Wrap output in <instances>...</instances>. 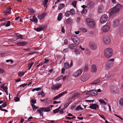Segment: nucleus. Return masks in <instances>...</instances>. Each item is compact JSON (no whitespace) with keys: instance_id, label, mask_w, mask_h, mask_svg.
<instances>
[{"instance_id":"nucleus-8","label":"nucleus","mask_w":123,"mask_h":123,"mask_svg":"<svg viewBox=\"0 0 123 123\" xmlns=\"http://www.w3.org/2000/svg\"><path fill=\"white\" fill-rule=\"evenodd\" d=\"M61 86V85L60 83H58L55 85H53L51 87V88L53 90L55 91L59 89Z\"/></svg>"},{"instance_id":"nucleus-38","label":"nucleus","mask_w":123,"mask_h":123,"mask_svg":"<svg viewBox=\"0 0 123 123\" xmlns=\"http://www.w3.org/2000/svg\"><path fill=\"white\" fill-rule=\"evenodd\" d=\"M34 64V62H31L30 63H29V64L28 66V67L29 68V69H30L31 67L33 65V64Z\"/></svg>"},{"instance_id":"nucleus-58","label":"nucleus","mask_w":123,"mask_h":123,"mask_svg":"<svg viewBox=\"0 0 123 123\" xmlns=\"http://www.w3.org/2000/svg\"><path fill=\"white\" fill-rule=\"evenodd\" d=\"M64 42L65 44H67L68 43V40L67 39H65L64 40Z\"/></svg>"},{"instance_id":"nucleus-34","label":"nucleus","mask_w":123,"mask_h":123,"mask_svg":"<svg viewBox=\"0 0 123 123\" xmlns=\"http://www.w3.org/2000/svg\"><path fill=\"white\" fill-rule=\"evenodd\" d=\"M99 102H100L102 104L104 105H106V102L103 100L102 99H100L99 100Z\"/></svg>"},{"instance_id":"nucleus-63","label":"nucleus","mask_w":123,"mask_h":123,"mask_svg":"<svg viewBox=\"0 0 123 123\" xmlns=\"http://www.w3.org/2000/svg\"><path fill=\"white\" fill-rule=\"evenodd\" d=\"M62 79V77H58L56 79V80L57 81H59L60 80Z\"/></svg>"},{"instance_id":"nucleus-42","label":"nucleus","mask_w":123,"mask_h":123,"mask_svg":"<svg viewBox=\"0 0 123 123\" xmlns=\"http://www.w3.org/2000/svg\"><path fill=\"white\" fill-rule=\"evenodd\" d=\"M33 19L34 21L37 23L38 22V20L37 18L35 16H34L33 17Z\"/></svg>"},{"instance_id":"nucleus-3","label":"nucleus","mask_w":123,"mask_h":123,"mask_svg":"<svg viewBox=\"0 0 123 123\" xmlns=\"http://www.w3.org/2000/svg\"><path fill=\"white\" fill-rule=\"evenodd\" d=\"M86 23L87 25L90 27L93 28L95 26V22L91 19L87 18L86 20Z\"/></svg>"},{"instance_id":"nucleus-26","label":"nucleus","mask_w":123,"mask_h":123,"mask_svg":"<svg viewBox=\"0 0 123 123\" xmlns=\"http://www.w3.org/2000/svg\"><path fill=\"white\" fill-rule=\"evenodd\" d=\"M11 8H7L5 12V15L9 14Z\"/></svg>"},{"instance_id":"nucleus-28","label":"nucleus","mask_w":123,"mask_h":123,"mask_svg":"<svg viewBox=\"0 0 123 123\" xmlns=\"http://www.w3.org/2000/svg\"><path fill=\"white\" fill-rule=\"evenodd\" d=\"M62 14L60 13L58 15L57 18V20L59 21L61 20L62 18Z\"/></svg>"},{"instance_id":"nucleus-31","label":"nucleus","mask_w":123,"mask_h":123,"mask_svg":"<svg viewBox=\"0 0 123 123\" xmlns=\"http://www.w3.org/2000/svg\"><path fill=\"white\" fill-rule=\"evenodd\" d=\"M38 111L39 112L40 116H42V117H43V111L40 108V109L38 110Z\"/></svg>"},{"instance_id":"nucleus-13","label":"nucleus","mask_w":123,"mask_h":123,"mask_svg":"<svg viewBox=\"0 0 123 123\" xmlns=\"http://www.w3.org/2000/svg\"><path fill=\"white\" fill-rule=\"evenodd\" d=\"M110 26L109 25H105L102 27V30L104 32H107L109 29Z\"/></svg>"},{"instance_id":"nucleus-6","label":"nucleus","mask_w":123,"mask_h":123,"mask_svg":"<svg viewBox=\"0 0 123 123\" xmlns=\"http://www.w3.org/2000/svg\"><path fill=\"white\" fill-rule=\"evenodd\" d=\"M75 14V12L73 9H71L69 11H68L66 12L65 14V16L67 17H68L71 14L72 15H74Z\"/></svg>"},{"instance_id":"nucleus-25","label":"nucleus","mask_w":123,"mask_h":123,"mask_svg":"<svg viewBox=\"0 0 123 123\" xmlns=\"http://www.w3.org/2000/svg\"><path fill=\"white\" fill-rule=\"evenodd\" d=\"M119 24V22L117 20H116L114 22L113 24V26L114 27H116Z\"/></svg>"},{"instance_id":"nucleus-12","label":"nucleus","mask_w":123,"mask_h":123,"mask_svg":"<svg viewBox=\"0 0 123 123\" xmlns=\"http://www.w3.org/2000/svg\"><path fill=\"white\" fill-rule=\"evenodd\" d=\"M67 91H66L64 92H63L60 94H59L58 95L56 96L54 98V100H56L57 99H58L59 98L61 97L64 94L66 93H67Z\"/></svg>"},{"instance_id":"nucleus-10","label":"nucleus","mask_w":123,"mask_h":123,"mask_svg":"<svg viewBox=\"0 0 123 123\" xmlns=\"http://www.w3.org/2000/svg\"><path fill=\"white\" fill-rule=\"evenodd\" d=\"M46 26L43 25L42 26L36 28H35L34 29V30L37 31L39 32L42 30H44L46 29Z\"/></svg>"},{"instance_id":"nucleus-61","label":"nucleus","mask_w":123,"mask_h":123,"mask_svg":"<svg viewBox=\"0 0 123 123\" xmlns=\"http://www.w3.org/2000/svg\"><path fill=\"white\" fill-rule=\"evenodd\" d=\"M111 74L110 73H108L106 75L105 77H110L111 76Z\"/></svg>"},{"instance_id":"nucleus-59","label":"nucleus","mask_w":123,"mask_h":123,"mask_svg":"<svg viewBox=\"0 0 123 123\" xmlns=\"http://www.w3.org/2000/svg\"><path fill=\"white\" fill-rule=\"evenodd\" d=\"M66 70L64 68H63L61 72L63 74L65 72V70Z\"/></svg>"},{"instance_id":"nucleus-15","label":"nucleus","mask_w":123,"mask_h":123,"mask_svg":"<svg viewBox=\"0 0 123 123\" xmlns=\"http://www.w3.org/2000/svg\"><path fill=\"white\" fill-rule=\"evenodd\" d=\"M103 41L105 43L108 44L110 42V39L108 37L106 36L104 38Z\"/></svg>"},{"instance_id":"nucleus-5","label":"nucleus","mask_w":123,"mask_h":123,"mask_svg":"<svg viewBox=\"0 0 123 123\" xmlns=\"http://www.w3.org/2000/svg\"><path fill=\"white\" fill-rule=\"evenodd\" d=\"M108 16L104 14L102 15L100 19V22L101 24L105 23L107 20Z\"/></svg>"},{"instance_id":"nucleus-29","label":"nucleus","mask_w":123,"mask_h":123,"mask_svg":"<svg viewBox=\"0 0 123 123\" xmlns=\"http://www.w3.org/2000/svg\"><path fill=\"white\" fill-rule=\"evenodd\" d=\"M100 82V80L99 79H98L93 81L92 83V84H95L99 83Z\"/></svg>"},{"instance_id":"nucleus-53","label":"nucleus","mask_w":123,"mask_h":123,"mask_svg":"<svg viewBox=\"0 0 123 123\" xmlns=\"http://www.w3.org/2000/svg\"><path fill=\"white\" fill-rule=\"evenodd\" d=\"M14 100L15 102L18 101L19 100V98L18 97H16L14 98Z\"/></svg>"},{"instance_id":"nucleus-14","label":"nucleus","mask_w":123,"mask_h":123,"mask_svg":"<svg viewBox=\"0 0 123 123\" xmlns=\"http://www.w3.org/2000/svg\"><path fill=\"white\" fill-rule=\"evenodd\" d=\"M97 69V67L96 65H92V66L91 72L92 73H95L96 72Z\"/></svg>"},{"instance_id":"nucleus-16","label":"nucleus","mask_w":123,"mask_h":123,"mask_svg":"<svg viewBox=\"0 0 123 123\" xmlns=\"http://www.w3.org/2000/svg\"><path fill=\"white\" fill-rule=\"evenodd\" d=\"M46 14V13L43 12L41 14L38 15L37 18L39 19H42L45 18Z\"/></svg>"},{"instance_id":"nucleus-7","label":"nucleus","mask_w":123,"mask_h":123,"mask_svg":"<svg viewBox=\"0 0 123 123\" xmlns=\"http://www.w3.org/2000/svg\"><path fill=\"white\" fill-rule=\"evenodd\" d=\"M71 39L76 44H78L80 43V40L76 36H72Z\"/></svg>"},{"instance_id":"nucleus-32","label":"nucleus","mask_w":123,"mask_h":123,"mask_svg":"<svg viewBox=\"0 0 123 123\" xmlns=\"http://www.w3.org/2000/svg\"><path fill=\"white\" fill-rule=\"evenodd\" d=\"M88 79V77H81L80 79L81 81H85Z\"/></svg>"},{"instance_id":"nucleus-52","label":"nucleus","mask_w":123,"mask_h":123,"mask_svg":"<svg viewBox=\"0 0 123 123\" xmlns=\"http://www.w3.org/2000/svg\"><path fill=\"white\" fill-rule=\"evenodd\" d=\"M5 72L2 69L0 68V73L2 74H3Z\"/></svg>"},{"instance_id":"nucleus-21","label":"nucleus","mask_w":123,"mask_h":123,"mask_svg":"<svg viewBox=\"0 0 123 123\" xmlns=\"http://www.w3.org/2000/svg\"><path fill=\"white\" fill-rule=\"evenodd\" d=\"M44 112H48L50 111V110L49 109L50 108V106L47 107L46 108L41 107L40 108Z\"/></svg>"},{"instance_id":"nucleus-51","label":"nucleus","mask_w":123,"mask_h":123,"mask_svg":"<svg viewBox=\"0 0 123 123\" xmlns=\"http://www.w3.org/2000/svg\"><path fill=\"white\" fill-rule=\"evenodd\" d=\"M64 109V108H62L60 110V111H59L60 113V114H62L63 113Z\"/></svg>"},{"instance_id":"nucleus-39","label":"nucleus","mask_w":123,"mask_h":123,"mask_svg":"<svg viewBox=\"0 0 123 123\" xmlns=\"http://www.w3.org/2000/svg\"><path fill=\"white\" fill-rule=\"evenodd\" d=\"M89 69V66L88 65H86L85 66L84 71H86L88 70Z\"/></svg>"},{"instance_id":"nucleus-37","label":"nucleus","mask_w":123,"mask_h":123,"mask_svg":"<svg viewBox=\"0 0 123 123\" xmlns=\"http://www.w3.org/2000/svg\"><path fill=\"white\" fill-rule=\"evenodd\" d=\"M71 21V20L70 18H68L66 20V23L67 24H69L70 23Z\"/></svg>"},{"instance_id":"nucleus-27","label":"nucleus","mask_w":123,"mask_h":123,"mask_svg":"<svg viewBox=\"0 0 123 123\" xmlns=\"http://www.w3.org/2000/svg\"><path fill=\"white\" fill-rule=\"evenodd\" d=\"M80 31L84 33H85L87 31V29L83 27H81L80 28Z\"/></svg>"},{"instance_id":"nucleus-22","label":"nucleus","mask_w":123,"mask_h":123,"mask_svg":"<svg viewBox=\"0 0 123 123\" xmlns=\"http://www.w3.org/2000/svg\"><path fill=\"white\" fill-rule=\"evenodd\" d=\"M116 88L115 87L111 86L110 88V91L112 93H115L116 91Z\"/></svg>"},{"instance_id":"nucleus-2","label":"nucleus","mask_w":123,"mask_h":123,"mask_svg":"<svg viewBox=\"0 0 123 123\" xmlns=\"http://www.w3.org/2000/svg\"><path fill=\"white\" fill-rule=\"evenodd\" d=\"M112 54V50L110 48H107L105 50L104 54L105 56L109 58L111 56Z\"/></svg>"},{"instance_id":"nucleus-1","label":"nucleus","mask_w":123,"mask_h":123,"mask_svg":"<svg viewBox=\"0 0 123 123\" xmlns=\"http://www.w3.org/2000/svg\"><path fill=\"white\" fill-rule=\"evenodd\" d=\"M121 6L119 5H117L112 9L110 13L111 16H113L116 12H119L121 9Z\"/></svg>"},{"instance_id":"nucleus-43","label":"nucleus","mask_w":123,"mask_h":123,"mask_svg":"<svg viewBox=\"0 0 123 123\" xmlns=\"http://www.w3.org/2000/svg\"><path fill=\"white\" fill-rule=\"evenodd\" d=\"M83 109L81 107L80 105L78 106L76 109V110H83Z\"/></svg>"},{"instance_id":"nucleus-17","label":"nucleus","mask_w":123,"mask_h":123,"mask_svg":"<svg viewBox=\"0 0 123 123\" xmlns=\"http://www.w3.org/2000/svg\"><path fill=\"white\" fill-rule=\"evenodd\" d=\"M90 107L91 109L96 110L97 108H98V105L96 104H92L90 105Z\"/></svg>"},{"instance_id":"nucleus-18","label":"nucleus","mask_w":123,"mask_h":123,"mask_svg":"<svg viewBox=\"0 0 123 123\" xmlns=\"http://www.w3.org/2000/svg\"><path fill=\"white\" fill-rule=\"evenodd\" d=\"M71 94L73 95L72 98H75L78 97L80 95V93H76L75 92H72Z\"/></svg>"},{"instance_id":"nucleus-55","label":"nucleus","mask_w":123,"mask_h":123,"mask_svg":"<svg viewBox=\"0 0 123 123\" xmlns=\"http://www.w3.org/2000/svg\"><path fill=\"white\" fill-rule=\"evenodd\" d=\"M10 22L9 21H8L7 23L6 24V27H8L10 25Z\"/></svg>"},{"instance_id":"nucleus-64","label":"nucleus","mask_w":123,"mask_h":123,"mask_svg":"<svg viewBox=\"0 0 123 123\" xmlns=\"http://www.w3.org/2000/svg\"><path fill=\"white\" fill-rule=\"evenodd\" d=\"M61 31H62L63 33H64L65 32V30L64 27H62V28Z\"/></svg>"},{"instance_id":"nucleus-44","label":"nucleus","mask_w":123,"mask_h":123,"mask_svg":"<svg viewBox=\"0 0 123 123\" xmlns=\"http://www.w3.org/2000/svg\"><path fill=\"white\" fill-rule=\"evenodd\" d=\"M48 1V0H44V7H46V8L47 7V3Z\"/></svg>"},{"instance_id":"nucleus-24","label":"nucleus","mask_w":123,"mask_h":123,"mask_svg":"<svg viewBox=\"0 0 123 123\" xmlns=\"http://www.w3.org/2000/svg\"><path fill=\"white\" fill-rule=\"evenodd\" d=\"M65 6L64 4L61 3L60 4L58 5V8L59 10H60L63 8Z\"/></svg>"},{"instance_id":"nucleus-49","label":"nucleus","mask_w":123,"mask_h":123,"mask_svg":"<svg viewBox=\"0 0 123 123\" xmlns=\"http://www.w3.org/2000/svg\"><path fill=\"white\" fill-rule=\"evenodd\" d=\"M76 2L75 1H74L72 3V5L74 7H75L76 6Z\"/></svg>"},{"instance_id":"nucleus-35","label":"nucleus","mask_w":123,"mask_h":123,"mask_svg":"<svg viewBox=\"0 0 123 123\" xmlns=\"http://www.w3.org/2000/svg\"><path fill=\"white\" fill-rule=\"evenodd\" d=\"M31 106L33 110H35L37 108V107L33 104H31Z\"/></svg>"},{"instance_id":"nucleus-40","label":"nucleus","mask_w":123,"mask_h":123,"mask_svg":"<svg viewBox=\"0 0 123 123\" xmlns=\"http://www.w3.org/2000/svg\"><path fill=\"white\" fill-rule=\"evenodd\" d=\"M69 50V49L68 48H67L66 49H64L63 51V53H66L68 52Z\"/></svg>"},{"instance_id":"nucleus-45","label":"nucleus","mask_w":123,"mask_h":123,"mask_svg":"<svg viewBox=\"0 0 123 123\" xmlns=\"http://www.w3.org/2000/svg\"><path fill=\"white\" fill-rule=\"evenodd\" d=\"M59 111V110L57 108L53 110V112L54 114H56Z\"/></svg>"},{"instance_id":"nucleus-54","label":"nucleus","mask_w":123,"mask_h":123,"mask_svg":"<svg viewBox=\"0 0 123 123\" xmlns=\"http://www.w3.org/2000/svg\"><path fill=\"white\" fill-rule=\"evenodd\" d=\"M27 85V84L26 83H24L22 84L21 85L19 86V87L22 86L23 87H24L25 86H26Z\"/></svg>"},{"instance_id":"nucleus-60","label":"nucleus","mask_w":123,"mask_h":123,"mask_svg":"<svg viewBox=\"0 0 123 123\" xmlns=\"http://www.w3.org/2000/svg\"><path fill=\"white\" fill-rule=\"evenodd\" d=\"M7 105L6 104V102L5 103H3L2 105V107H6V106Z\"/></svg>"},{"instance_id":"nucleus-41","label":"nucleus","mask_w":123,"mask_h":123,"mask_svg":"<svg viewBox=\"0 0 123 123\" xmlns=\"http://www.w3.org/2000/svg\"><path fill=\"white\" fill-rule=\"evenodd\" d=\"M75 46L74 44H70L69 45V47L72 49L74 48Z\"/></svg>"},{"instance_id":"nucleus-50","label":"nucleus","mask_w":123,"mask_h":123,"mask_svg":"<svg viewBox=\"0 0 123 123\" xmlns=\"http://www.w3.org/2000/svg\"><path fill=\"white\" fill-rule=\"evenodd\" d=\"M120 32L121 34L122 35L123 34V28H122L121 27L120 29Z\"/></svg>"},{"instance_id":"nucleus-62","label":"nucleus","mask_w":123,"mask_h":123,"mask_svg":"<svg viewBox=\"0 0 123 123\" xmlns=\"http://www.w3.org/2000/svg\"><path fill=\"white\" fill-rule=\"evenodd\" d=\"M15 80L16 82H19L21 80V79L20 78H18L17 79H15Z\"/></svg>"},{"instance_id":"nucleus-46","label":"nucleus","mask_w":123,"mask_h":123,"mask_svg":"<svg viewBox=\"0 0 123 123\" xmlns=\"http://www.w3.org/2000/svg\"><path fill=\"white\" fill-rule=\"evenodd\" d=\"M87 10L86 9H84L82 11V12L84 14H85L87 12Z\"/></svg>"},{"instance_id":"nucleus-20","label":"nucleus","mask_w":123,"mask_h":123,"mask_svg":"<svg viewBox=\"0 0 123 123\" xmlns=\"http://www.w3.org/2000/svg\"><path fill=\"white\" fill-rule=\"evenodd\" d=\"M27 43L25 42H20L16 43L17 45L19 46H22L26 44Z\"/></svg>"},{"instance_id":"nucleus-9","label":"nucleus","mask_w":123,"mask_h":123,"mask_svg":"<svg viewBox=\"0 0 123 123\" xmlns=\"http://www.w3.org/2000/svg\"><path fill=\"white\" fill-rule=\"evenodd\" d=\"M86 94L92 96H94L97 95V92L95 90H93L86 92Z\"/></svg>"},{"instance_id":"nucleus-11","label":"nucleus","mask_w":123,"mask_h":123,"mask_svg":"<svg viewBox=\"0 0 123 123\" xmlns=\"http://www.w3.org/2000/svg\"><path fill=\"white\" fill-rule=\"evenodd\" d=\"M82 72L81 69H80L75 72L73 74V76L74 77L79 76L81 74Z\"/></svg>"},{"instance_id":"nucleus-48","label":"nucleus","mask_w":123,"mask_h":123,"mask_svg":"<svg viewBox=\"0 0 123 123\" xmlns=\"http://www.w3.org/2000/svg\"><path fill=\"white\" fill-rule=\"evenodd\" d=\"M74 52H75V54L77 55H78L80 53V52L79 51L78 49H75L74 50Z\"/></svg>"},{"instance_id":"nucleus-57","label":"nucleus","mask_w":123,"mask_h":123,"mask_svg":"<svg viewBox=\"0 0 123 123\" xmlns=\"http://www.w3.org/2000/svg\"><path fill=\"white\" fill-rule=\"evenodd\" d=\"M4 90V91L5 92H7V91L8 88L7 87H5L4 88H3Z\"/></svg>"},{"instance_id":"nucleus-47","label":"nucleus","mask_w":123,"mask_h":123,"mask_svg":"<svg viewBox=\"0 0 123 123\" xmlns=\"http://www.w3.org/2000/svg\"><path fill=\"white\" fill-rule=\"evenodd\" d=\"M17 37L19 39H22L23 38L22 35H19L17 36Z\"/></svg>"},{"instance_id":"nucleus-4","label":"nucleus","mask_w":123,"mask_h":123,"mask_svg":"<svg viewBox=\"0 0 123 123\" xmlns=\"http://www.w3.org/2000/svg\"><path fill=\"white\" fill-rule=\"evenodd\" d=\"M114 60L111 59L109 60L106 64V67L107 69H109L112 67Z\"/></svg>"},{"instance_id":"nucleus-56","label":"nucleus","mask_w":123,"mask_h":123,"mask_svg":"<svg viewBox=\"0 0 123 123\" xmlns=\"http://www.w3.org/2000/svg\"><path fill=\"white\" fill-rule=\"evenodd\" d=\"M75 117V116H74L72 117H66L67 119H72L73 118H74Z\"/></svg>"},{"instance_id":"nucleus-30","label":"nucleus","mask_w":123,"mask_h":123,"mask_svg":"<svg viewBox=\"0 0 123 123\" xmlns=\"http://www.w3.org/2000/svg\"><path fill=\"white\" fill-rule=\"evenodd\" d=\"M119 104L123 106V98L122 97L119 100Z\"/></svg>"},{"instance_id":"nucleus-23","label":"nucleus","mask_w":123,"mask_h":123,"mask_svg":"<svg viewBox=\"0 0 123 123\" xmlns=\"http://www.w3.org/2000/svg\"><path fill=\"white\" fill-rule=\"evenodd\" d=\"M69 67H70L69 63L67 62L64 63L63 68L66 69H68Z\"/></svg>"},{"instance_id":"nucleus-33","label":"nucleus","mask_w":123,"mask_h":123,"mask_svg":"<svg viewBox=\"0 0 123 123\" xmlns=\"http://www.w3.org/2000/svg\"><path fill=\"white\" fill-rule=\"evenodd\" d=\"M28 11L29 12H30L32 14H33L34 13V9L32 8L29 9Z\"/></svg>"},{"instance_id":"nucleus-36","label":"nucleus","mask_w":123,"mask_h":123,"mask_svg":"<svg viewBox=\"0 0 123 123\" xmlns=\"http://www.w3.org/2000/svg\"><path fill=\"white\" fill-rule=\"evenodd\" d=\"M25 72H19L18 73V75L19 76H22L25 74Z\"/></svg>"},{"instance_id":"nucleus-19","label":"nucleus","mask_w":123,"mask_h":123,"mask_svg":"<svg viewBox=\"0 0 123 123\" xmlns=\"http://www.w3.org/2000/svg\"><path fill=\"white\" fill-rule=\"evenodd\" d=\"M89 46L91 49H94L96 48L97 45L95 43H92L90 44Z\"/></svg>"}]
</instances>
